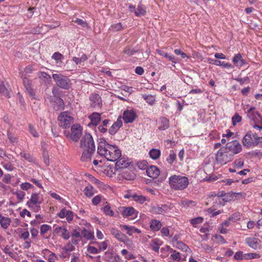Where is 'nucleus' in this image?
<instances>
[{"instance_id":"1","label":"nucleus","mask_w":262,"mask_h":262,"mask_svg":"<svg viewBox=\"0 0 262 262\" xmlns=\"http://www.w3.org/2000/svg\"><path fill=\"white\" fill-rule=\"evenodd\" d=\"M97 152L99 155L112 162L116 161L122 155L121 150L117 146L108 144L103 138L99 139Z\"/></svg>"},{"instance_id":"2","label":"nucleus","mask_w":262,"mask_h":262,"mask_svg":"<svg viewBox=\"0 0 262 262\" xmlns=\"http://www.w3.org/2000/svg\"><path fill=\"white\" fill-rule=\"evenodd\" d=\"M171 188L174 190H184L189 184L187 177L182 175H172L168 178Z\"/></svg>"},{"instance_id":"3","label":"nucleus","mask_w":262,"mask_h":262,"mask_svg":"<svg viewBox=\"0 0 262 262\" xmlns=\"http://www.w3.org/2000/svg\"><path fill=\"white\" fill-rule=\"evenodd\" d=\"M82 127L77 123L73 124L71 126L70 130H65L63 132L64 135L68 139L75 142L78 141L82 135Z\"/></svg>"},{"instance_id":"4","label":"nucleus","mask_w":262,"mask_h":262,"mask_svg":"<svg viewBox=\"0 0 262 262\" xmlns=\"http://www.w3.org/2000/svg\"><path fill=\"white\" fill-rule=\"evenodd\" d=\"M247 115L249 119L252 121L254 124L253 127L256 130H262V117L259 113L255 111V108L251 107L247 112Z\"/></svg>"},{"instance_id":"5","label":"nucleus","mask_w":262,"mask_h":262,"mask_svg":"<svg viewBox=\"0 0 262 262\" xmlns=\"http://www.w3.org/2000/svg\"><path fill=\"white\" fill-rule=\"evenodd\" d=\"M260 137L255 134L248 133L245 135L242 140L243 145L248 148H251L257 145H260Z\"/></svg>"},{"instance_id":"6","label":"nucleus","mask_w":262,"mask_h":262,"mask_svg":"<svg viewBox=\"0 0 262 262\" xmlns=\"http://www.w3.org/2000/svg\"><path fill=\"white\" fill-rule=\"evenodd\" d=\"M232 159V154H230L225 147L221 148L216 155V162L222 165L227 164Z\"/></svg>"},{"instance_id":"7","label":"nucleus","mask_w":262,"mask_h":262,"mask_svg":"<svg viewBox=\"0 0 262 262\" xmlns=\"http://www.w3.org/2000/svg\"><path fill=\"white\" fill-rule=\"evenodd\" d=\"M59 125L62 128H68L74 122V119L67 112L61 113L58 117Z\"/></svg>"},{"instance_id":"8","label":"nucleus","mask_w":262,"mask_h":262,"mask_svg":"<svg viewBox=\"0 0 262 262\" xmlns=\"http://www.w3.org/2000/svg\"><path fill=\"white\" fill-rule=\"evenodd\" d=\"M80 147L81 149L95 150V146L92 136L89 133H86L80 141Z\"/></svg>"},{"instance_id":"9","label":"nucleus","mask_w":262,"mask_h":262,"mask_svg":"<svg viewBox=\"0 0 262 262\" xmlns=\"http://www.w3.org/2000/svg\"><path fill=\"white\" fill-rule=\"evenodd\" d=\"M52 77L58 86L64 89H68L70 88V81L67 77L56 74H53Z\"/></svg>"},{"instance_id":"10","label":"nucleus","mask_w":262,"mask_h":262,"mask_svg":"<svg viewBox=\"0 0 262 262\" xmlns=\"http://www.w3.org/2000/svg\"><path fill=\"white\" fill-rule=\"evenodd\" d=\"M230 154L234 155L239 153L242 150L241 144L237 140H233L228 142L225 147Z\"/></svg>"},{"instance_id":"11","label":"nucleus","mask_w":262,"mask_h":262,"mask_svg":"<svg viewBox=\"0 0 262 262\" xmlns=\"http://www.w3.org/2000/svg\"><path fill=\"white\" fill-rule=\"evenodd\" d=\"M41 202L39 199V196L37 193H33L30 200L28 201L27 204L28 207L37 212L40 210L39 205Z\"/></svg>"},{"instance_id":"12","label":"nucleus","mask_w":262,"mask_h":262,"mask_svg":"<svg viewBox=\"0 0 262 262\" xmlns=\"http://www.w3.org/2000/svg\"><path fill=\"white\" fill-rule=\"evenodd\" d=\"M137 117L136 111L134 110L125 111L122 115V119L125 123L133 122Z\"/></svg>"},{"instance_id":"13","label":"nucleus","mask_w":262,"mask_h":262,"mask_svg":"<svg viewBox=\"0 0 262 262\" xmlns=\"http://www.w3.org/2000/svg\"><path fill=\"white\" fill-rule=\"evenodd\" d=\"M57 216L60 219L66 218L67 221L70 223L73 219L74 213L72 211L68 210L63 208L57 214Z\"/></svg>"},{"instance_id":"14","label":"nucleus","mask_w":262,"mask_h":262,"mask_svg":"<svg viewBox=\"0 0 262 262\" xmlns=\"http://www.w3.org/2000/svg\"><path fill=\"white\" fill-rule=\"evenodd\" d=\"M54 233L61 236L65 239H68L70 237L69 232L63 226L57 227L54 230Z\"/></svg>"},{"instance_id":"15","label":"nucleus","mask_w":262,"mask_h":262,"mask_svg":"<svg viewBox=\"0 0 262 262\" xmlns=\"http://www.w3.org/2000/svg\"><path fill=\"white\" fill-rule=\"evenodd\" d=\"M90 100L91 101V105L95 108H99L101 107V99L100 96L97 94H92L90 96Z\"/></svg>"},{"instance_id":"16","label":"nucleus","mask_w":262,"mask_h":262,"mask_svg":"<svg viewBox=\"0 0 262 262\" xmlns=\"http://www.w3.org/2000/svg\"><path fill=\"white\" fill-rule=\"evenodd\" d=\"M232 62L234 65L238 69H240L244 65L246 64L245 59H243L240 53L235 54L232 59Z\"/></svg>"},{"instance_id":"17","label":"nucleus","mask_w":262,"mask_h":262,"mask_svg":"<svg viewBox=\"0 0 262 262\" xmlns=\"http://www.w3.org/2000/svg\"><path fill=\"white\" fill-rule=\"evenodd\" d=\"M122 214L124 217H127L133 216V218L137 216V212L133 207H123L122 210Z\"/></svg>"},{"instance_id":"18","label":"nucleus","mask_w":262,"mask_h":262,"mask_svg":"<svg viewBox=\"0 0 262 262\" xmlns=\"http://www.w3.org/2000/svg\"><path fill=\"white\" fill-rule=\"evenodd\" d=\"M146 173L148 177L155 179L159 176L160 171L157 166H150L147 168Z\"/></svg>"},{"instance_id":"19","label":"nucleus","mask_w":262,"mask_h":262,"mask_svg":"<svg viewBox=\"0 0 262 262\" xmlns=\"http://www.w3.org/2000/svg\"><path fill=\"white\" fill-rule=\"evenodd\" d=\"M82 151L81 157V160L83 162H89L91 161L92 155L94 153L95 150L81 149Z\"/></svg>"},{"instance_id":"20","label":"nucleus","mask_w":262,"mask_h":262,"mask_svg":"<svg viewBox=\"0 0 262 262\" xmlns=\"http://www.w3.org/2000/svg\"><path fill=\"white\" fill-rule=\"evenodd\" d=\"M247 244L254 249L260 248V241L256 238L249 237L246 240Z\"/></svg>"},{"instance_id":"21","label":"nucleus","mask_w":262,"mask_h":262,"mask_svg":"<svg viewBox=\"0 0 262 262\" xmlns=\"http://www.w3.org/2000/svg\"><path fill=\"white\" fill-rule=\"evenodd\" d=\"M115 167L117 169L125 168L129 165V162L124 157H120L116 161Z\"/></svg>"},{"instance_id":"22","label":"nucleus","mask_w":262,"mask_h":262,"mask_svg":"<svg viewBox=\"0 0 262 262\" xmlns=\"http://www.w3.org/2000/svg\"><path fill=\"white\" fill-rule=\"evenodd\" d=\"M91 120V122L89 124V125L92 124L96 126L98 124L101 120V114L98 113H93L90 115L89 117Z\"/></svg>"},{"instance_id":"23","label":"nucleus","mask_w":262,"mask_h":262,"mask_svg":"<svg viewBox=\"0 0 262 262\" xmlns=\"http://www.w3.org/2000/svg\"><path fill=\"white\" fill-rule=\"evenodd\" d=\"M11 90L9 88L8 84H5L3 82L0 84V93L7 97H10Z\"/></svg>"},{"instance_id":"24","label":"nucleus","mask_w":262,"mask_h":262,"mask_svg":"<svg viewBox=\"0 0 262 262\" xmlns=\"http://www.w3.org/2000/svg\"><path fill=\"white\" fill-rule=\"evenodd\" d=\"M162 225L161 222L156 219H152L150 222V228L153 231H159Z\"/></svg>"},{"instance_id":"25","label":"nucleus","mask_w":262,"mask_h":262,"mask_svg":"<svg viewBox=\"0 0 262 262\" xmlns=\"http://www.w3.org/2000/svg\"><path fill=\"white\" fill-rule=\"evenodd\" d=\"M169 126V120L164 117L161 118L159 122V129L165 130Z\"/></svg>"},{"instance_id":"26","label":"nucleus","mask_w":262,"mask_h":262,"mask_svg":"<svg viewBox=\"0 0 262 262\" xmlns=\"http://www.w3.org/2000/svg\"><path fill=\"white\" fill-rule=\"evenodd\" d=\"M173 246L176 248L187 252L189 250L188 247L182 242L173 240L172 241Z\"/></svg>"},{"instance_id":"27","label":"nucleus","mask_w":262,"mask_h":262,"mask_svg":"<svg viewBox=\"0 0 262 262\" xmlns=\"http://www.w3.org/2000/svg\"><path fill=\"white\" fill-rule=\"evenodd\" d=\"M162 244L163 242L162 241L158 238H155L151 241L150 246L153 250L156 252H158L160 246Z\"/></svg>"},{"instance_id":"28","label":"nucleus","mask_w":262,"mask_h":262,"mask_svg":"<svg viewBox=\"0 0 262 262\" xmlns=\"http://www.w3.org/2000/svg\"><path fill=\"white\" fill-rule=\"evenodd\" d=\"M111 233L120 241L124 242L125 238H126V236L124 234L115 228H112L111 229Z\"/></svg>"},{"instance_id":"29","label":"nucleus","mask_w":262,"mask_h":262,"mask_svg":"<svg viewBox=\"0 0 262 262\" xmlns=\"http://www.w3.org/2000/svg\"><path fill=\"white\" fill-rule=\"evenodd\" d=\"M149 155L152 160H157L161 156V151L158 149L152 148L149 151Z\"/></svg>"},{"instance_id":"30","label":"nucleus","mask_w":262,"mask_h":262,"mask_svg":"<svg viewBox=\"0 0 262 262\" xmlns=\"http://www.w3.org/2000/svg\"><path fill=\"white\" fill-rule=\"evenodd\" d=\"M146 13V8L142 5H139L137 10L135 11V14L137 16H141L145 15Z\"/></svg>"},{"instance_id":"31","label":"nucleus","mask_w":262,"mask_h":262,"mask_svg":"<svg viewBox=\"0 0 262 262\" xmlns=\"http://www.w3.org/2000/svg\"><path fill=\"white\" fill-rule=\"evenodd\" d=\"M21 78H23V83L26 90L30 95L33 96L34 93L30 82L26 78H24L23 75H21Z\"/></svg>"},{"instance_id":"32","label":"nucleus","mask_w":262,"mask_h":262,"mask_svg":"<svg viewBox=\"0 0 262 262\" xmlns=\"http://www.w3.org/2000/svg\"><path fill=\"white\" fill-rule=\"evenodd\" d=\"M173 251V249L169 246H165L161 249V256L163 257H167L169 254Z\"/></svg>"},{"instance_id":"33","label":"nucleus","mask_w":262,"mask_h":262,"mask_svg":"<svg viewBox=\"0 0 262 262\" xmlns=\"http://www.w3.org/2000/svg\"><path fill=\"white\" fill-rule=\"evenodd\" d=\"M142 97L146 102L150 105H154L156 102L155 97L153 95H143Z\"/></svg>"},{"instance_id":"34","label":"nucleus","mask_w":262,"mask_h":262,"mask_svg":"<svg viewBox=\"0 0 262 262\" xmlns=\"http://www.w3.org/2000/svg\"><path fill=\"white\" fill-rule=\"evenodd\" d=\"M88 59V57L85 54H83L80 58L73 57L72 61H74L76 64H80L82 62L86 61Z\"/></svg>"},{"instance_id":"35","label":"nucleus","mask_w":262,"mask_h":262,"mask_svg":"<svg viewBox=\"0 0 262 262\" xmlns=\"http://www.w3.org/2000/svg\"><path fill=\"white\" fill-rule=\"evenodd\" d=\"M130 198L134 201L139 202L141 204L143 203L146 200V198L143 195L133 194L130 195Z\"/></svg>"},{"instance_id":"36","label":"nucleus","mask_w":262,"mask_h":262,"mask_svg":"<svg viewBox=\"0 0 262 262\" xmlns=\"http://www.w3.org/2000/svg\"><path fill=\"white\" fill-rule=\"evenodd\" d=\"M82 235L88 240L92 239L94 238V233L90 230L84 229L82 231Z\"/></svg>"},{"instance_id":"37","label":"nucleus","mask_w":262,"mask_h":262,"mask_svg":"<svg viewBox=\"0 0 262 262\" xmlns=\"http://www.w3.org/2000/svg\"><path fill=\"white\" fill-rule=\"evenodd\" d=\"M176 159V154L173 150H170L168 157L166 159L167 162L170 165L173 164Z\"/></svg>"},{"instance_id":"38","label":"nucleus","mask_w":262,"mask_h":262,"mask_svg":"<svg viewBox=\"0 0 262 262\" xmlns=\"http://www.w3.org/2000/svg\"><path fill=\"white\" fill-rule=\"evenodd\" d=\"M134 226H128L126 225H120V227L122 229H124L126 231V233L129 235V236H131L134 233Z\"/></svg>"},{"instance_id":"39","label":"nucleus","mask_w":262,"mask_h":262,"mask_svg":"<svg viewBox=\"0 0 262 262\" xmlns=\"http://www.w3.org/2000/svg\"><path fill=\"white\" fill-rule=\"evenodd\" d=\"M10 223V219L8 217H2L0 220L1 225L4 229H7L9 226Z\"/></svg>"},{"instance_id":"40","label":"nucleus","mask_w":262,"mask_h":262,"mask_svg":"<svg viewBox=\"0 0 262 262\" xmlns=\"http://www.w3.org/2000/svg\"><path fill=\"white\" fill-rule=\"evenodd\" d=\"M103 211L106 215L110 216H113L114 215V212L108 205H106L104 206Z\"/></svg>"},{"instance_id":"41","label":"nucleus","mask_w":262,"mask_h":262,"mask_svg":"<svg viewBox=\"0 0 262 262\" xmlns=\"http://www.w3.org/2000/svg\"><path fill=\"white\" fill-rule=\"evenodd\" d=\"M84 192L86 196H92L94 194V188L91 185L88 186L84 188Z\"/></svg>"},{"instance_id":"42","label":"nucleus","mask_w":262,"mask_h":262,"mask_svg":"<svg viewBox=\"0 0 262 262\" xmlns=\"http://www.w3.org/2000/svg\"><path fill=\"white\" fill-rule=\"evenodd\" d=\"M74 21L76 24L80 26L83 28H86V29H89L90 28L88 24L81 19L77 18Z\"/></svg>"},{"instance_id":"43","label":"nucleus","mask_w":262,"mask_h":262,"mask_svg":"<svg viewBox=\"0 0 262 262\" xmlns=\"http://www.w3.org/2000/svg\"><path fill=\"white\" fill-rule=\"evenodd\" d=\"M203 218L202 217H198L191 220L190 222L193 227H196L197 226L201 224L203 222Z\"/></svg>"},{"instance_id":"44","label":"nucleus","mask_w":262,"mask_h":262,"mask_svg":"<svg viewBox=\"0 0 262 262\" xmlns=\"http://www.w3.org/2000/svg\"><path fill=\"white\" fill-rule=\"evenodd\" d=\"M230 198L231 196L229 195H226V193L223 194V193L222 194V195L220 196H218V201L220 204H222V202H227L230 201Z\"/></svg>"},{"instance_id":"45","label":"nucleus","mask_w":262,"mask_h":262,"mask_svg":"<svg viewBox=\"0 0 262 262\" xmlns=\"http://www.w3.org/2000/svg\"><path fill=\"white\" fill-rule=\"evenodd\" d=\"M171 252L172 253L171 254L169 258L170 259L177 261H179L181 259V257L179 252L173 250Z\"/></svg>"},{"instance_id":"46","label":"nucleus","mask_w":262,"mask_h":262,"mask_svg":"<svg viewBox=\"0 0 262 262\" xmlns=\"http://www.w3.org/2000/svg\"><path fill=\"white\" fill-rule=\"evenodd\" d=\"M244 258L246 259H251L254 258H258L260 257V255L256 253H251L245 254Z\"/></svg>"},{"instance_id":"47","label":"nucleus","mask_w":262,"mask_h":262,"mask_svg":"<svg viewBox=\"0 0 262 262\" xmlns=\"http://www.w3.org/2000/svg\"><path fill=\"white\" fill-rule=\"evenodd\" d=\"M121 253L124 256L125 258L127 259H132L135 258L133 254L129 252L125 249L122 250L121 251Z\"/></svg>"},{"instance_id":"48","label":"nucleus","mask_w":262,"mask_h":262,"mask_svg":"<svg viewBox=\"0 0 262 262\" xmlns=\"http://www.w3.org/2000/svg\"><path fill=\"white\" fill-rule=\"evenodd\" d=\"M1 165L3 166V167L7 171H11L14 170V167L12 165V164H11L10 162H2L1 163Z\"/></svg>"},{"instance_id":"49","label":"nucleus","mask_w":262,"mask_h":262,"mask_svg":"<svg viewBox=\"0 0 262 262\" xmlns=\"http://www.w3.org/2000/svg\"><path fill=\"white\" fill-rule=\"evenodd\" d=\"M195 205L194 201L191 200H185L181 202V205L184 207H188L190 206H193Z\"/></svg>"},{"instance_id":"50","label":"nucleus","mask_w":262,"mask_h":262,"mask_svg":"<svg viewBox=\"0 0 262 262\" xmlns=\"http://www.w3.org/2000/svg\"><path fill=\"white\" fill-rule=\"evenodd\" d=\"M38 76V77L41 79H45L46 80H49L51 79V76L47 73L43 72H39Z\"/></svg>"},{"instance_id":"51","label":"nucleus","mask_w":262,"mask_h":262,"mask_svg":"<svg viewBox=\"0 0 262 262\" xmlns=\"http://www.w3.org/2000/svg\"><path fill=\"white\" fill-rule=\"evenodd\" d=\"M13 193L16 195V197L19 202L21 201L24 199L25 196V193L20 190L16 191Z\"/></svg>"},{"instance_id":"52","label":"nucleus","mask_w":262,"mask_h":262,"mask_svg":"<svg viewBox=\"0 0 262 262\" xmlns=\"http://www.w3.org/2000/svg\"><path fill=\"white\" fill-rule=\"evenodd\" d=\"M138 167L141 170L147 168V162L146 161H141L137 163Z\"/></svg>"},{"instance_id":"53","label":"nucleus","mask_w":262,"mask_h":262,"mask_svg":"<svg viewBox=\"0 0 262 262\" xmlns=\"http://www.w3.org/2000/svg\"><path fill=\"white\" fill-rule=\"evenodd\" d=\"M87 251L92 254H97L99 253V250L98 249L96 248V247H94L93 246H91L89 245L87 247Z\"/></svg>"},{"instance_id":"54","label":"nucleus","mask_w":262,"mask_h":262,"mask_svg":"<svg viewBox=\"0 0 262 262\" xmlns=\"http://www.w3.org/2000/svg\"><path fill=\"white\" fill-rule=\"evenodd\" d=\"M98 244L99 247L98 250H99V252L101 251L105 250V249H106L107 247V243L106 241L100 242Z\"/></svg>"},{"instance_id":"55","label":"nucleus","mask_w":262,"mask_h":262,"mask_svg":"<svg viewBox=\"0 0 262 262\" xmlns=\"http://www.w3.org/2000/svg\"><path fill=\"white\" fill-rule=\"evenodd\" d=\"M233 164L235 167L241 168L244 166V161L241 159H237L234 162Z\"/></svg>"},{"instance_id":"56","label":"nucleus","mask_w":262,"mask_h":262,"mask_svg":"<svg viewBox=\"0 0 262 262\" xmlns=\"http://www.w3.org/2000/svg\"><path fill=\"white\" fill-rule=\"evenodd\" d=\"M20 187L21 189L27 190L33 187V186L29 183L26 182L20 184Z\"/></svg>"},{"instance_id":"57","label":"nucleus","mask_w":262,"mask_h":262,"mask_svg":"<svg viewBox=\"0 0 262 262\" xmlns=\"http://www.w3.org/2000/svg\"><path fill=\"white\" fill-rule=\"evenodd\" d=\"M232 123L233 125H235L237 123L239 122L242 120V117L238 114H235L232 117Z\"/></svg>"},{"instance_id":"58","label":"nucleus","mask_w":262,"mask_h":262,"mask_svg":"<svg viewBox=\"0 0 262 262\" xmlns=\"http://www.w3.org/2000/svg\"><path fill=\"white\" fill-rule=\"evenodd\" d=\"M51 227L47 224H43L40 227V232L41 234H44L46 233L50 229Z\"/></svg>"},{"instance_id":"59","label":"nucleus","mask_w":262,"mask_h":262,"mask_svg":"<svg viewBox=\"0 0 262 262\" xmlns=\"http://www.w3.org/2000/svg\"><path fill=\"white\" fill-rule=\"evenodd\" d=\"M152 210L154 212L157 214H163L164 213V210L162 207H160L159 206H155L152 208Z\"/></svg>"},{"instance_id":"60","label":"nucleus","mask_w":262,"mask_h":262,"mask_svg":"<svg viewBox=\"0 0 262 262\" xmlns=\"http://www.w3.org/2000/svg\"><path fill=\"white\" fill-rule=\"evenodd\" d=\"M216 242L220 244H225L226 243L225 240L224 239L223 237L220 235H215L214 236Z\"/></svg>"},{"instance_id":"61","label":"nucleus","mask_w":262,"mask_h":262,"mask_svg":"<svg viewBox=\"0 0 262 262\" xmlns=\"http://www.w3.org/2000/svg\"><path fill=\"white\" fill-rule=\"evenodd\" d=\"M29 132L34 137H38V133L36 132L34 126L32 125H30L29 126Z\"/></svg>"},{"instance_id":"62","label":"nucleus","mask_w":262,"mask_h":262,"mask_svg":"<svg viewBox=\"0 0 262 262\" xmlns=\"http://www.w3.org/2000/svg\"><path fill=\"white\" fill-rule=\"evenodd\" d=\"M101 200V196L98 195L94 196L93 198V199L92 200V202L93 205H97L100 203Z\"/></svg>"},{"instance_id":"63","label":"nucleus","mask_w":262,"mask_h":262,"mask_svg":"<svg viewBox=\"0 0 262 262\" xmlns=\"http://www.w3.org/2000/svg\"><path fill=\"white\" fill-rule=\"evenodd\" d=\"M122 28V25L121 23H118L116 24H114L111 26L110 29L113 31H118L120 30Z\"/></svg>"},{"instance_id":"64","label":"nucleus","mask_w":262,"mask_h":262,"mask_svg":"<svg viewBox=\"0 0 262 262\" xmlns=\"http://www.w3.org/2000/svg\"><path fill=\"white\" fill-rule=\"evenodd\" d=\"M57 257L56 256V255L54 253H53V252H51L48 258V261L49 262H55V261L57 260Z\"/></svg>"}]
</instances>
